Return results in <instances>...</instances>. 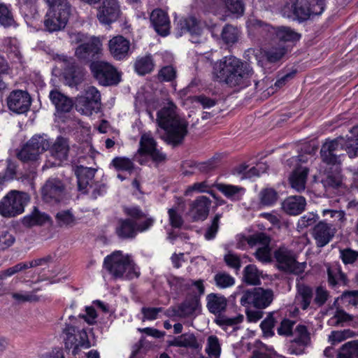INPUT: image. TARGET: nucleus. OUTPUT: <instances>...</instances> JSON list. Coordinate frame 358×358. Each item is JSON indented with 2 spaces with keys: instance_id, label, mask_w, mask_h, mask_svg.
<instances>
[{
  "instance_id": "a18cd8bd",
  "label": "nucleus",
  "mask_w": 358,
  "mask_h": 358,
  "mask_svg": "<svg viewBox=\"0 0 358 358\" xmlns=\"http://www.w3.org/2000/svg\"><path fill=\"white\" fill-rule=\"evenodd\" d=\"M135 70L138 74L143 76L150 73L154 67L153 61L151 56L146 55L138 58L134 64Z\"/></svg>"
},
{
  "instance_id": "864d4df0",
  "label": "nucleus",
  "mask_w": 358,
  "mask_h": 358,
  "mask_svg": "<svg viewBox=\"0 0 358 358\" xmlns=\"http://www.w3.org/2000/svg\"><path fill=\"white\" fill-rule=\"evenodd\" d=\"M214 280L217 287L225 289L235 284V279L226 272H219L214 276Z\"/></svg>"
},
{
  "instance_id": "2f4dec72",
  "label": "nucleus",
  "mask_w": 358,
  "mask_h": 358,
  "mask_svg": "<svg viewBox=\"0 0 358 358\" xmlns=\"http://www.w3.org/2000/svg\"><path fill=\"white\" fill-rule=\"evenodd\" d=\"M308 173V169L306 167L300 166L296 169L289 178L292 188L297 192L304 190Z\"/></svg>"
},
{
  "instance_id": "4be33fe9",
  "label": "nucleus",
  "mask_w": 358,
  "mask_h": 358,
  "mask_svg": "<svg viewBox=\"0 0 358 358\" xmlns=\"http://www.w3.org/2000/svg\"><path fill=\"white\" fill-rule=\"evenodd\" d=\"M120 13L117 0H103L98 8L96 16L101 24H110L117 20Z\"/></svg>"
},
{
  "instance_id": "4468645a",
  "label": "nucleus",
  "mask_w": 358,
  "mask_h": 358,
  "mask_svg": "<svg viewBox=\"0 0 358 358\" xmlns=\"http://www.w3.org/2000/svg\"><path fill=\"white\" fill-rule=\"evenodd\" d=\"M153 219L148 218L142 223H138L131 219H119L117 222L115 231L122 239L134 238L138 231H144L153 224Z\"/></svg>"
},
{
  "instance_id": "39448f33",
  "label": "nucleus",
  "mask_w": 358,
  "mask_h": 358,
  "mask_svg": "<svg viewBox=\"0 0 358 358\" xmlns=\"http://www.w3.org/2000/svg\"><path fill=\"white\" fill-rule=\"evenodd\" d=\"M285 9L292 11L299 21L308 20L311 15H319L324 9V0H290L287 3Z\"/></svg>"
},
{
  "instance_id": "6e6d98bb",
  "label": "nucleus",
  "mask_w": 358,
  "mask_h": 358,
  "mask_svg": "<svg viewBox=\"0 0 358 358\" xmlns=\"http://www.w3.org/2000/svg\"><path fill=\"white\" fill-rule=\"evenodd\" d=\"M111 164L118 171L131 172L134 168L132 161L127 157H115L113 159Z\"/></svg>"
},
{
  "instance_id": "774afa93",
  "label": "nucleus",
  "mask_w": 358,
  "mask_h": 358,
  "mask_svg": "<svg viewBox=\"0 0 358 358\" xmlns=\"http://www.w3.org/2000/svg\"><path fill=\"white\" fill-rule=\"evenodd\" d=\"M342 300L348 305L358 304V290L346 291L341 295Z\"/></svg>"
},
{
  "instance_id": "aec40b11",
  "label": "nucleus",
  "mask_w": 358,
  "mask_h": 358,
  "mask_svg": "<svg viewBox=\"0 0 358 358\" xmlns=\"http://www.w3.org/2000/svg\"><path fill=\"white\" fill-rule=\"evenodd\" d=\"M211 200L206 196H198L189 204L188 216L193 222L205 220L209 213Z\"/></svg>"
},
{
  "instance_id": "ddd939ff",
  "label": "nucleus",
  "mask_w": 358,
  "mask_h": 358,
  "mask_svg": "<svg viewBox=\"0 0 358 358\" xmlns=\"http://www.w3.org/2000/svg\"><path fill=\"white\" fill-rule=\"evenodd\" d=\"M78 110L85 115H91L93 112L98 113L101 108V94L94 86H87L85 94L78 99Z\"/></svg>"
},
{
  "instance_id": "c03bdc74",
  "label": "nucleus",
  "mask_w": 358,
  "mask_h": 358,
  "mask_svg": "<svg viewBox=\"0 0 358 358\" xmlns=\"http://www.w3.org/2000/svg\"><path fill=\"white\" fill-rule=\"evenodd\" d=\"M278 193L271 187H266L262 189L259 194L260 203L263 206H272L278 199Z\"/></svg>"
},
{
  "instance_id": "de8ad7c7",
  "label": "nucleus",
  "mask_w": 358,
  "mask_h": 358,
  "mask_svg": "<svg viewBox=\"0 0 358 358\" xmlns=\"http://www.w3.org/2000/svg\"><path fill=\"white\" fill-rule=\"evenodd\" d=\"M55 220L57 225L60 227H71L76 224V218L69 210L58 212Z\"/></svg>"
},
{
  "instance_id": "5701e85b",
  "label": "nucleus",
  "mask_w": 358,
  "mask_h": 358,
  "mask_svg": "<svg viewBox=\"0 0 358 358\" xmlns=\"http://www.w3.org/2000/svg\"><path fill=\"white\" fill-rule=\"evenodd\" d=\"M108 50L111 56L116 60L127 58L131 52V43L125 37L117 35L108 41Z\"/></svg>"
},
{
  "instance_id": "c9c22d12",
  "label": "nucleus",
  "mask_w": 358,
  "mask_h": 358,
  "mask_svg": "<svg viewBox=\"0 0 358 358\" xmlns=\"http://www.w3.org/2000/svg\"><path fill=\"white\" fill-rule=\"evenodd\" d=\"M50 98L57 111L66 113L73 106L72 101L58 91H51Z\"/></svg>"
},
{
  "instance_id": "f03ea898",
  "label": "nucleus",
  "mask_w": 358,
  "mask_h": 358,
  "mask_svg": "<svg viewBox=\"0 0 358 358\" xmlns=\"http://www.w3.org/2000/svg\"><path fill=\"white\" fill-rule=\"evenodd\" d=\"M157 122L166 131L164 140L173 145L181 143L187 134L188 123L176 113V106L169 101L157 112Z\"/></svg>"
},
{
  "instance_id": "412c9836",
  "label": "nucleus",
  "mask_w": 358,
  "mask_h": 358,
  "mask_svg": "<svg viewBox=\"0 0 358 358\" xmlns=\"http://www.w3.org/2000/svg\"><path fill=\"white\" fill-rule=\"evenodd\" d=\"M7 105L14 113H24L29 110L31 106V97L27 92L14 90L7 98Z\"/></svg>"
},
{
  "instance_id": "423d86ee",
  "label": "nucleus",
  "mask_w": 358,
  "mask_h": 358,
  "mask_svg": "<svg viewBox=\"0 0 358 358\" xmlns=\"http://www.w3.org/2000/svg\"><path fill=\"white\" fill-rule=\"evenodd\" d=\"M29 200L27 194L16 190L8 192L0 201V214L5 217H13L24 212Z\"/></svg>"
},
{
  "instance_id": "cd10ccee",
  "label": "nucleus",
  "mask_w": 358,
  "mask_h": 358,
  "mask_svg": "<svg viewBox=\"0 0 358 358\" xmlns=\"http://www.w3.org/2000/svg\"><path fill=\"white\" fill-rule=\"evenodd\" d=\"M306 205V202L304 197L291 196L283 201L282 208L285 213L289 215H297L304 210Z\"/></svg>"
},
{
  "instance_id": "a211bd4d",
  "label": "nucleus",
  "mask_w": 358,
  "mask_h": 358,
  "mask_svg": "<svg viewBox=\"0 0 358 358\" xmlns=\"http://www.w3.org/2000/svg\"><path fill=\"white\" fill-rule=\"evenodd\" d=\"M102 52V43L99 38H91L76 49L75 55L80 60L89 62L97 58Z\"/></svg>"
},
{
  "instance_id": "3c124183",
  "label": "nucleus",
  "mask_w": 358,
  "mask_h": 358,
  "mask_svg": "<svg viewBox=\"0 0 358 358\" xmlns=\"http://www.w3.org/2000/svg\"><path fill=\"white\" fill-rule=\"evenodd\" d=\"M15 23L10 8L3 3H0V24L4 27L14 25Z\"/></svg>"
},
{
  "instance_id": "b1692460",
  "label": "nucleus",
  "mask_w": 358,
  "mask_h": 358,
  "mask_svg": "<svg viewBox=\"0 0 358 358\" xmlns=\"http://www.w3.org/2000/svg\"><path fill=\"white\" fill-rule=\"evenodd\" d=\"M336 232L334 224H327L325 222H319L313 229L312 236L318 248L327 245L334 238Z\"/></svg>"
},
{
  "instance_id": "2eb2a0df",
  "label": "nucleus",
  "mask_w": 358,
  "mask_h": 358,
  "mask_svg": "<svg viewBox=\"0 0 358 358\" xmlns=\"http://www.w3.org/2000/svg\"><path fill=\"white\" fill-rule=\"evenodd\" d=\"M63 332L66 335V348L72 349L74 355L78 352L80 347L83 348H89L90 347L88 336L84 329H78L73 326L66 325Z\"/></svg>"
},
{
  "instance_id": "052dcab7",
  "label": "nucleus",
  "mask_w": 358,
  "mask_h": 358,
  "mask_svg": "<svg viewBox=\"0 0 358 358\" xmlns=\"http://www.w3.org/2000/svg\"><path fill=\"white\" fill-rule=\"evenodd\" d=\"M225 6L231 13L242 15L244 12V4L242 0H224Z\"/></svg>"
},
{
  "instance_id": "4c0bfd02",
  "label": "nucleus",
  "mask_w": 358,
  "mask_h": 358,
  "mask_svg": "<svg viewBox=\"0 0 358 358\" xmlns=\"http://www.w3.org/2000/svg\"><path fill=\"white\" fill-rule=\"evenodd\" d=\"M243 321V316L242 315H238L234 317H228L226 315H221L217 316L215 319V322L224 330L227 331L229 327H231L233 331L238 329V325Z\"/></svg>"
},
{
  "instance_id": "0eeeda50",
  "label": "nucleus",
  "mask_w": 358,
  "mask_h": 358,
  "mask_svg": "<svg viewBox=\"0 0 358 358\" xmlns=\"http://www.w3.org/2000/svg\"><path fill=\"white\" fill-rule=\"evenodd\" d=\"M50 147V142L41 135L34 136L17 152V158L24 163L36 162L41 154Z\"/></svg>"
},
{
  "instance_id": "ea45409f",
  "label": "nucleus",
  "mask_w": 358,
  "mask_h": 358,
  "mask_svg": "<svg viewBox=\"0 0 358 358\" xmlns=\"http://www.w3.org/2000/svg\"><path fill=\"white\" fill-rule=\"evenodd\" d=\"M274 38H277L281 41H297L299 40L301 35L294 31L289 27L281 26L275 27Z\"/></svg>"
},
{
  "instance_id": "a878e982",
  "label": "nucleus",
  "mask_w": 358,
  "mask_h": 358,
  "mask_svg": "<svg viewBox=\"0 0 358 358\" xmlns=\"http://www.w3.org/2000/svg\"><path fill=\"white\" fill-rule=\"evenodd\" d=\"M64 61L66 62L64 73L65 83L72 87H76L84 80L85 71L83 67L77 65L71 58L64 59Z\"/></svg>"
},
{
  "instance_id": "393cba45",
  "label": "nucleus",
  "mask_w": 358,
  "mask_h": 358,
  "mask_svg": "<svg viewBox=\"0 0 358 358\" xmlns=\"http://www.w3.org/2000/svg\"><path fill=\"white\" fill-rule=\"evenodd\" d=\"M178 36H182L185 33H189L191 38L189 39L194 43H199L201 41L202 29L196 17L190 16L186 18L180 19L178 23Z\"/></svg>"
},
{
  "instance_id": "6ab92c4d",
  "label": "nucleus",
  "mask_w": 358,
  "mask_h": 358,
  "mask_svg": "<svg viewBox=\"0 0 358 358\" xmlns=\"http://www.w3.org/2000/svg\"><path fill=\"white\" fill-rule=\"evenodd\" d=\"M48 149H50V157L55 160L52 162L49 159L48 160L49 164H46V166H60L64 161L67 159L69 152V141L66 138L59 136Z\"/></svg>"
},
{
  "instance_id": "20e7f679",
  "label": "nucleus",
  "mask_w": 358,
  "mask_h": 358,
  "mask_svg": "<svg viewBox=\"0 0 358 358\" xmlns=\"http://www.w3.org/2000/svg\"><path fill=\"white\" fill-rule=\"evenodd\" d=\"M50 8L44 19V26L50 32L64 29L71 14V7L67 0H45Z\"/></svg>"
},
{
  "instance_id": "4d7b16f0",
  "label": "nucleus",
  "mask_w": 358,
  "mask_h": 358,
  "mask_svg": "<svg viewBox=\"0 0 358 358\" xmlns=\"http://www.w3.org/2000/svg\"><path fill=\"white\" fill-rule=\"evenodd\" d=\"M340 258L345 265L353 264L358 259V252L350 248L340 249Z\"/></svg>"
},
{
  "instance_id": "603ef678",
  "label": "nucleus",
  "mask_w": 358,
  "mask_h": 358,
  "mask_svg": "<svg viewBox=\"0 0 358 358\" xmlns=\"http://www.w3.org/2000/svg\"><path fill=\"white\" fill-rule=\"evenodd\" d=\"M243 278L246 283L257 285L259 283V273L255 265H248L244 269Z\"/></svg>"
},
{
  "instance_id": "9b49d317",
  "label": "nucleus",
  "mask_w": 358,
  "mask_h": 358,
  "mask_svg": "<svg viewBox=\"0 0 358 358\" xmlns=\"http://www.w3.org/2000/svg\"><path fill=\"white\" fill-rule=\"evenodd\" d=\"M273 299V292L271 289L255 287L243 292L241 298V304L243 306L252 304L262 309L268 306Z\"/></svg>"
},
{
  "instance_id": "c85d7f7f",
  "label": "nucleus",
  "mask_w": 358,
  "mask_h": 358,
  "mask_svg": "<svg viewBox=\"0 0 358 358\" xmlns=\"http://www.w3.org/2000/svg\"><path fill=\"white\" fill-rule=\"evenodd\" d=\"M206 307L210 313L216 316L222 315L227 306V299L220 294L215 293H210L206 296Z\"/></svg>"
},
{
  "instance_id": "58836bf2",
  "label": "nucleus",
  "mask_w": 358,
  "mask_h": 358,
  "mask_svg": "<svg viewBox=\"0 0 358 358\" xmlns=\"http://www.w3.org/2000/svg\"><path fill=\"white\" fill-rule=\"evenodd\" d=\"M216 188L227 198L234 200L241 199L245 192L244 188L241 187L223 183L217 184Z\"/></svg>"
},
{
  "instance_id": "a19ab883",
  "label": "nucleus",
  "mask_w": 358,
  "mask_h": 358,
  "mask_svg": "<svg viewBox=\"0 0 358 358\" xmlns=\"http://www.w3.org/2000/svg\"><path fill=\"white\" fill-rule=\"evenodd\" d=\"M328 281L331 286L336 285H346L347 277L343 273L339 266H328L327 268Z\"/></svg>"
},
{
  "instance_id": "473e14b6",
  "label": "nucleus",
  "mask_w": 358,
  "mask_h": 358,
  "mask_svg": "<svg viewBox=\"0 0 358 358\" xmlns=\"http://www.w3.org/2000/svg\"><path fill=\"white\" fill-rule=\"evenodd\" d=\"M345 151L350 158L358 157V125L350 129V136L344 137Z\"/></svg>"
},
{
  "instance_id": "e2e57ef3",
  "label": "nucleus",
  "mask_w": 358,
  "mask_h": 358,
  "mask_svg": "<svg viewBox=\"0 0 358 358\" xmlns=\"http://www.w3.org/2000/svg\"><path fill=\"white\" fill-rule=\"evenodd\" d=\"M5 43L8 55L13 59H16L17 61H20L21 54L18 47L14 43V41L10 38H7L5 40Z\"/></svg>"
},
{
  "instance_id": "69168bd1",
  "label": "nucleus",
  "mask_w": 358,
  "mask_h": 358,
  "mask_svg": "<svg viewBox=\"0 0 358 358\" xmlns=\"http://www.w3.org/2000/svg\"><path fill=\"white\" fill-rule=\"evenodd\" d=\"M170 224L173 227L179 228L183 224L181 215L178 213L177 208H170L168 211Z\"/></svg>"
},
{
  "instance_id": "6e6552de",
  "label": "nucleus",
  "mask_w": 358,
  "mask_h": 358,
  "mask_svg": "<svg viewBox=\"0 0 358 358\" xmlns=\"http://www.w3.org/2000/svg\"><path fill=\"white\" fill-rule=\"evenodd\" d=\"M345 141L343 136H338L326 141L322 146L320 155L323 162L338 167L344 157Z\"/></svg>"
},
{
  "instance_id": "680f3d73",
  "label": "nucleus",
  "mask_w": 358,
  "mask_h": 358,
  "mask_svg": "<svg viewBox=\"0 0 358 358\" xmlns=\"http://www.w3.org/2000/svg\"><path fill=\"white\" fill-rule=\"evenodd\" d=\"M36 290L31 292L13 293L12 297L18 302H34L38 301L39 297L36 294Z\"/></svg>"
},
{
  "instance_id": "8fccbe9b",
  "label": "nucleus",
  "mask_w": 358,
  "mask_h": 358,
  "mask_svg": "<svg viewBox=\"0 0 358 358\" xmlns=\"http://www.w3.org/2000/svg\"><path fill=\"white\" fill-rule=\"evenodd\" d=\"M322 215L325 217L323 222L327 224H334V227L338 225L344 220L345 214L341 210H334L325 209L322 211Z\"/></svg>"
},
{
  "instance_id": "e433bc0d",
  "label": "nucleus",
  "mask_w": 358,
  "mask_h": 358,
  "mask_svg": "<svg viewBox=\"0 0 358 358\" xmlns=\"http://www.w3.org/2000/svg\"><path fill=\"white\" fill-rule=\"evenodd\" d=\"M313 293L311 287L303 284L297 285L296 299L303 310H306L308 308L313 299Z\"/></svg>"
},
{
  "instance_id": "49530a36",
  "label": "nucleus",
  "mask_w": 358,
  "mask_h": 358,
  "mask_svg": "<svg viewBox=\"0 0 358 358\" xmlns=\"http://www.w3.org/2000/svg\"><path fill=\"white\" fill-rule=\"evenodd\" d=\"M206 352L208 357H202V358H220L221 347L217 336H210L208 338Z\"/></svg>"
},
{
  "instance_id": "7ed1b4c3",
  "label": "nucleus",
  "mask_w": 358,
  "mask_h": 358,
  "mask_svg": "<svg viewBox=\"0 0 358 358\" xmlns=\"http://www.w3.org/2000/svg\"><path fill=\"white\" fill-rule=\"evenodd\" d=\"M103 265L114 278L133 279L140 275L133 260L129 255H124L121 251H115L108 255Z\"/></svg>"
},
{
  "instance_id": "f8f14e48",
  "label": "nucleus",
  "mask_w": 358,
  "mask_h": 358,
  "mask_svg": "<svg viewBox=\"0 0 358 358\" xmlns=\"http://www.w3.org/2000/svg\"><path fill=\"white\" fill-rule=\"evenodd\" d=\"M247 243L250 247H257L254 253L256 259L262 263H270L272 261L271 238L264 233H257L249 236Z\"/></svg>"
},
{
  "instance_id": "338daca9",
  "label": "nucleus",
  "mask_w": 358,
  "mask_h": 358,
  "mask_svg": "<svg viewBox=\"0 0 358 358\" xmlns=\"http://www.w3.org/2000/svg\"><path fill=\"white\" fill-rule=\"evenodd\" d=\"M318 219L316 214L313 213H308L302 216L298 222V225L301 228H306L314 224Z\"/></svg>"
},
{
  "instance_id": "79ce46f5",
  "label": "nucleus",
  "mask_w": 358,
  "mask_h": 358,
  "mask_svg": "<svg viewBox=\"0 0 358 358\" xmlns=\"http://www.w3.org/2000/svg\"><path fill=\"white\" fill-rule=\"evenodd\" d=\"M180 317H186L192 315L199 307V301L196 297H191L185 300L178 306Z\"/></svg>"
},
{
  "instance_id": "5fc2aeb1",
  "label": "nucleus",
  "mask_w": 358,
  "mask_h": 358,
  "mask_svg": "<svg viewBox=\"0 0 358 358\" xmlns=\"http://www.w3.org/2000/svg\"><path fill=\"white\" fill-rule=\"evenodd\" d=\"M342 178L338 170V167H336L335 173H327L325 178L322 180L324 186L326 187L336 188L341 184Z\"/></svg>"
},
{
  "instance_id": "13d9d810",
  "label": "nucleus",
  "mask_w": 358,
  "mask_h": 358,
  "mask_svg": "<svg viewBox=\"0 0 358 358\" xmlns=\"http://www.w3.org/2000/svg\"><path fill=\"white\" fill-rule=\"evenodd\" d=\"M287 50L284 46L280 45L269 49L266 55L270 62H276L284 57Z\"/></svg>"
},
{
  "instance_id": "9d476101",
  "label": "nucleus",
  "mask_w": 358,
  "mask_h": 358,
  "mask_svg": "<svg viewBox=\"0 0 358 358\" xmlns=\"http://www.w3.org/2000/svg\"><path fill=\"white\" fill-rule=\"evenodd\" d=\"M90 67L93 77L101 85H117L120 80L119 73L116 69L108 62H92Z\"/></svg>"
},
{
  "instance_id": "bb28decb",
  "label": "nucleus",
  "mask_w": 358,
  "mask_h": 358,
  "mask_svg": "<svg viewBox=\"0 0 358 358\" xmlns=\"http://www.w3.org/2000/svg\"><path fill=\"white\" fill-rule=\"evenodd\" d=\"M150 21L159 35L166 36L169 34L170 21L166 12L159 8L155 9L151 13Z\"/></svg>"
},
{
  "instance_id": "dca6fc26",
  "label": "nucleus",
  "mask_w": 358,
  "mask_h": 358,
  "mask_svg": "<svg viewBox=\"0 0 358 358\" xmlns=\"http://www.w3.org/2000/svg\"><path fill=\"white\" fill-rule=\"evenodd\" d=\"M138 154L149 156L157 164L164 162L166 159V155L157 148V142L150 133H144L141 135Z\"/></svg>"
},
{
  "instance_id": "c756f323",
  "label": "nucleus",
  "mask_w": 358,
  "mask_h": 358,
  "mask_svg": "<svg viewBox=\"0 0 358 358\" xmlns=\"http://www.w3.org/2000/svg\"><path fill=\"white\" fill-rule=\"evenodd\" d=\"M78 179V189L83 193L88 191V187H92V182L94 177L95 171L93 169L78 166L75 170Z\"/></svg>"
},
{
  "instance_id": "72a5a7b5",
  "label": "nucleus",
  "mask_w": 358,
  "mask_h": 358,
  "mask_svg": "<svg viewBox=\"0 0 358 358\" xmlns=\"http://www.w3.org/2000/svg\"><path fill=\"white\" fill-rule=\"evenodd\" d=\"M252 31L266 39H273L275 37V27L260 20H253L250 22Z\"/></svg>"
},
{
  "instance_id": "1a4fd4ad",
  "label": "nucleus",
  "mask_w": 358,
  "mask_h": 358,
  "mask_svg": "<svg viewBox=\"0 0 358 358\" xmlns=\"http://www.w3.org/2000/svg\"><path fill=\"white\" fill-rule=\"evenodd\" d=\"M274 257L280 270L299 275L302 273L306 268V263L296 261L294 252L285 246H281L274 252Z\"/></svg>"
},
{
  "instance_id": "bf43d9fd",
  "label": "nucleus",
  "mask_w": 358,
  "mask_h": 358,
  "mask_svg": "<svg viewBox=\"0 0 358 358\" xmlns=\"http://www.w3.org/2000/svg\"><path fill=\"white\" fill-rule=\"evenodd\" d=\"M273 315L274 313H270L266 318L261 323V328L264 334L267 336H271L274 334L273 328L275 326L276 320Z\"/></svg>"
},
{
  "instance_id": "f704fd0d",
  "label": "nucleus",
  "mask_w": 358,
  "mask_h": 358,
  "mask_svg": "<svg viewBox=\"0 0 358 358\" xmlns=\"http://www.w3.org/2000/svg\"><path fill=\"white\" fill-rule=\"evenodd\" d=\"M48 220L49 216L47 214L35 207L30 214L23 217L22 223L24 227L30 228L36 225H42Z\"/></svg>"
},
{
  "instance_id": "7c9ffc66",
  "label": "nucleus",
  "mask_w": 358,
  "mask_h": 358,
  "mask_svg": "<svg viewBox=\"0 0 358 358\" xmlns=\"http://www.w3.org/2000/svg\"><path fill=\"white\" fill-rule=\"evenodd\" d=\"M169 345L201 350L202 345L192 334H183L169 341Z\"/></svg>"
},
{
  "instance_id": "37998d69",
  "label": "nucleus",
  "mask_w": 358,
  "mask_h": 358,
  "mask_svg": "<svg viewBox=\"0 0 358 358\" xmlns=\"http://www.w3.org/2000/svg\"><path fill=\"white\" fill-rule=\"evenodd\" d=\"M338 358H358V341L343 345L338 351Z\"/></svg>"
},
{
  "instance_id": "09e8293b",
  "label": "nucleus",
  "mask_w": 358,
  "mask_h": 358,
  "mask_svg": "<svg viewBox=\"0 0 358 358\" xmlns=\"http://www.w3.org/2000/svg\"><path fill=\"white\" fill-rule=\"evenodd\" d=\"M239 33L238 29L232 25L227 24L221 33L222 40L227 45H232L238 41Z\"/></svg>"
},
{
  "instance_id": "0e129e2a",
  "label": "nucleus",
  "mask_w": 358,
  "mask_h": 358,
  "mask_svg": "<svg viewBox=\"0 0 358 358\" xmlns=\"http://www.w3.org/2000/svg\"><path fill=\"white\" fill-rule=\"evenodd\" d=\"M176 76V71L171 66L163 67L158 73V78L162 81H171Z\"/></svg>"
},
{
  "instance_id": "f3484780",
  "label": "nucleus",
  "mask_w": 358,
  "mask_h": 358,
  "mask_svg": "<svg viewBox=\"0 0 358 358\" xmlns=\"http://www.w3.org/2000/svg\"><path fill=\"white\" fill-rule=\"evenodd\" d=\"M65 195V187L62 182L57 178H50L42 188V197L44 201L51 204L60 202Z\"/></svg>"
},
{
  "instance_id": "f257e3e1",
  "label": "nucleus",
  "mask_w": 358,
  "mask_h": 358,
  "mask_svg": "<svg viewBox=\"0 0 358 358\" xmlns=\"http://www.w3.org/2000/svg\"><path fill=\"white\" fill-rule=\"evenodd\" d=\"M212 73L217 82L230 87H244L248 85L253 71L247 63L230 55L217 61L213 64Z\"/></svg>"
}]
</instances>
